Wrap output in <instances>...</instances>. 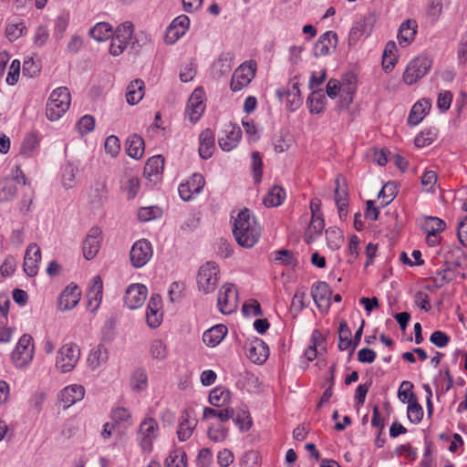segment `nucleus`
I'll use <instances>...</instances> for the list:
<instances>
[{
  "mask_svg": "<svg viewBox=\"0 0 467 467\" xmlns=\"http://www.w3.org/2000/svg\"><path fill=\"white\" fill-rule=\"evenodd\" d=\"M234 125L229 123L227 128L218 135V143L223 151H231L234 149Z\"/></svg>",
  "mask_w": 467,
  "mask_h": 467,
  "instance_id": "46",
  "label": "nucleus"
},
{
  "mask_svg": "<svg viewBox=\"0 0 467 467\" xmlns=\"http://www.w3.org/2000/svg\"><path fill=\"white\" fill-rule=\"evenodd\" d=\"M234 57L231 53L222 54L213 64L212 74L214 78L220 80L228 77L232 71Z\"/></svg>",
  "mask_w": 467,
  "mask_h": 467,
  "instance_id": "21",
  "label": "nucleus"
},
{
  "mask_svg": "<svg viewBox=\"0 0 467 467\" xmlns=\"http://www.w3.org/2000/svg\"><path fill=\"white\" fill-rule=\"evenodd\" d=\"M102 231L98 226H93L89 229L84 242H83V255L87 260L93 259L98 254L100 242H101Z\"/></svg>",
  "mask_w": 467,
  "mask_h": 467,
  "instance_id": "16",
  "label": "nucleus"
},
{
  "mask_svg": "<svg viewBox=\"0 0 467 467\" xmlns=\"http://www.w3.org/2000/svg\"><path fill=\"white\" fill-rule=\"evenodd\" d=\"M219 281L218 265L213 262H207L202 265L197 275V285L200 291L204 294L213 292Z\"/></svg>",
  "mask_w": 467,
  "mask_h": 467,
  "instance_id": "5",
  "label": "nucleus"
},
{
  "mask_svg": "<svg viewBox=\"0 0 467 467\" xmlns=\"http://www.w3.org/2000/svg\"><path fill=\"white\" fill-rule=\"evenodd\" d=\"M326 237L327 246L333 251L339 249L344 241L341 232L337 229H327Z\"/></svg>",
  "mask_w": 467,
  "mask_h": 467,
  "instance_id": "58",
  "label": "nucleus"
},
{
  "mask_svg": "<svg viewBox=\"0 0 467 467\" xmlns=\"http://www.w3.org/2000/svg\"><path fill=\"white\" fill-rule=\"evenodd\" d=\"M148 295L146 285L141 284H131L128 286L124 296V304L130 309H136L140 307Z\"/></svg>",
  "mask_w": 467,
  "mask_h": 467,
  "instance_id": "13",
  "label": "nucleus"
},
{
  "mask_svg": "<svg viewBox=\"0 0 467 467\" xmlns=\"http://www.w3.org/2000/svg\"><path fill=\"white\" fill-rule=\"evenodd\" d=\"M446 228V223L443 220L438 217H428L425 219L422 229L426 234H440Z\"/></svg>",
  "mask_w": 467,
  "mask_h": 467,
  "instance_id": "52",
  "label": "nucleus"
},
{
  "mask_svg": "<svg viewBox=\"0 0 467 467\" xmlns=\"http://www.w3.org/2000/svg\"><path fill=\"white\" fill-rule=\"evenodd\" d=\"M325 227L323 216L311 217V221L305 233V241L309 244L321 235Z\"/></svg>",
  "mask_w": 467,
  "mask_h": 467,
  "instance_id": "34",
  "label": "nucleus"
},
{
  "mask_svg": "<svg viewBox=\"0 0 467 467\" xmlns=\"http://www.w3.org/2000/svg\"><path fill=\"white\" fill-rule=\"evenodd\" d=\"M261 236V227L253 213L247 208L235 217V242L244 248H252Z\"/></svg>",
  "mask_w": 467,
  "mask_h": 467,
  "instance_id": "1",
  "label": "nucleus"
},
{
  "mask_svg": "<svg viewBox=\"0 0 467 467\" xmlns=\"http://www.w3.org/2000/svg\"><path fill=\"white\" fill-rule=\"evenodd\" d=\"M121 189L127 192L128 199H134L140 189V179L137 176H126L121 181Z\"/></svg>",
  "mask_w": 467,
  "mask_h": 467,
  "instance_id": "44",
  "label": "nucleus"
},
{
  "mask_svg": "<svg viewBox=\"0 0 467 467\" xmlns=\"http://www.w3.org/2000/svg\"><path fill=\"white\" fill-rule=\"evenodd\" d=\"M337 43V36L333 31H327L317 39L314 47V55L316 57L327 56L331 47H336Z\"/></svg>",
  "mask_w": 467,
  "mask_h": 467,
  "instance_id": "22",
  "label": "nucleus"
},
{
  "mask_svg": "<svg viewBox=\"0 0 467 467\" xmlns=\"http://www.w3.org/2000/svg\"><path fill=\"white\" fill-rule=\"evenodd\" d=\"M338 348L343 351L352 348L351 330L345 320L340 321L338 327Z\"/></svg>",
  "mask_w": 467,
  "mask_h": 467,
  "instance_id": "47",
  "label": "nucleus"
},
{
  "mask_svg": "<svg viewBox=\"0 0 467 467\" xmlns=\"http://www.w3.org/2000/svg\"><path fill=\"white\" fill-rule=\"evenodd\" d=\"M235 385L240 389H245L247 391H253L258 388V378L251 372L244 371L240 373Z\"/></svg>",
  "mask_w": 467,
  "mask_h": 467,
  "instance_id": "48",
  "label": "nucleus"
},
{
  "mask_svg": "<svg viewBox=\"0 0 467 467\" xmlns=\"http://www.w3.org/2000/svg\"><path fill=\"white\" fill-rule=\"evenodd\" d=\"M34 356V346L32 344V337L28 334H24L19 338L16 348L11 354L12 360L18 368L26 366Z\"/></svg>",
  "mask_w": 467,
  "mask_h": 467,
  "instance_id": "7",
  "label": "nucleus"
},
{
  "mask_svg": "<svg viewBox=\"0 0 467 467\" xmlns=\"http://www.w3.org/2000/svg\"><path fill=\"white\" fill-rule=\"evenodd\" d=\"M150 353L152 358L163 360L168 355L167 347L161 339H154L150 345Z\"/></svg>",
  "mask_w": 467,
  "mask_h": 467,
  "instance_id": "60",
  "label": "nucleus"
},
{
  "mask_svg": "<svg viewBox=\"0 0 467 467\" xmlns=\"http://www.w3.org/2000/svg\"><path fill=\"white\" fill-rule=\"evenodd\" d=\"M209 402L215 408L229 407L231 392L223 387H216L209 394Z\"/></svg>",
  "mask_w": 467,
  "mask_h": 467,
  "instance_id": "30",
  "label": "nucleus"
},
{
  "mask_svg": "<svg viewBox=\"0 0 467 467\" xmlns=\"http://www.w3.org/2000/svg\"><path fill=\"white\" fill-rule=\"evenodd\" d=\"M257 70V64L254 60L242 63L235 68V91L246 88L254 79Z\"/></svg>",
  "mask_w": 467,
  "mask_h": 467,
  "instance_id": "14",
  "label": "nucleus"
},
{
  "mask_svg": "<svg viewBox=\"0 0 467 467\" xmlns=\"http://www.w3.org/2000/svg\"><path fill=\"white\" fill-rule=\"evenodd\" d=\"M234 416V409L230 407L225 408H209L203 409L202 419L207 420L210 418H218L221 422L229 420Z\"/></svg>",
  "mask_w": 467,
  "mask_h": 467,
  "instance_id": "39",
  "label": "nucleus"
},
{
  "mask_svg": "<svg viewBox=\"0 0 467 467\" xmlns=\"http://www.w3.org/2000/svg\"><path fill=\"white\" fill-rule=\"evenodd\" d=\"M68 25H69V14L68 13H62L56 17L55 24H54L53 35L57 40L62 39Z\"/></svg>",
  "mask_w": 467,
  "mask_h": 467,
  "instance_id": "53",
  "label": "nucleus"
},
{
  "mask_svg": "<svg viewBox=\"0 0 467 467\" xmlns=\"http://www.w3.org/2000/svg\"><path fill=\"white\" fill-rule=\"evenodd\" d=\"M113 28L106 22L97 23L90 30L89 36L99 42L105 41L112 36Z\"/></svg>",
  "mask_w": 467,
  "mask_h": 467,
  "instance_id": "41",
  "label": "nucleus"
},
{
  "mask_svg": "<svg viewBox=\"0 0 467 467\" xmlns=\"http://www.w3.org/2000/svg\"><path fill=\"white\" fill-rule=\"evenodd\" d=\"M133 24L130 21H126L117 27L114 35L112 34V36L116 39L129 45L133 35Z\"/></svg>",
  "mask_w": 467,
  "mask_h": 467,
  "instance_id": "51",
  "label": "nucleus"
},
{
  "mask_svg": "<svg viewBox=\"0 0 467 467\" xmlns=\"http://www.w3.org/2000/svg\"><path fill=\"white\" fill-rule=\"evenodd\" d=\"M407 415L409 420L414 424H418L421 421L423 418V409L417 401V399L409 400Z\"/></svg>",
  "mask_w": 467,
  "mask_h": 467,
  "instance_id": "56",
  "label": "nucleus"
},
{
  "mask_svg": "<svg viewBox=\"0 0 467 467\" xmlns=\"http://www.w3.org/2000/svg\"><path fill=\"white\" fill-rule=\"evenodd\" d=\"M130 388L135 392H140L148 388V375L144 368H136L130 380Z\"/></svg>",
  "mask_w": 467,
  "mask_h": 467,
  "instance_id": "38",
  "label": "nucleus"
},
{
  "mask_svg": "<svg viewBox=\"0 0 467 467\" xmlns=\"http://www.w3.org/2000/svg\"><path fill=\"white\" fill-rule=\"evenodd\" d=\"M144 82L141 79L131 81L127 87L126 99L130 105L138 104L144 97Z\"/></svg>",
  "mask_w": 467,
  "mask_h": 467,
  "instance_id": "31",
  "label": "nucleus"
},
{
  "mask_svg": "<svg viewBox=\"0 0 467 467\" xmlns=\"http://www.w3.org/2000/svg\"><path fill=\"white\" fill-rule=\"evenodd\" d=\"M358 78L357 75L351 71L347 72L343 75L340 81L342 94L341 99L347 104H350L353 101V96L357 90Z\"/></svg>",
  "mask_w": 467,
  "mask_h": 467,
  "instance_id": "23",
  "label": "nucleus"
},
{
  "mask_svg": "<svg viewBox=\"0 0 467 467\" xmlns=\"http://www.w3.org/2000/svg\"><path fill=\"white\" fill-rule=\"evenodd\" d=\"M159 424L151 417L145 418L140 424L137 441L143 452L150 453L152 451L153 441L159 436Z\"/></svg>",
  "mask_w": 467,
  "mask_h": 467,
  "instance_id": "4",
  "label": "nucleus"
},
{
  "mask_svg": "<svg viewBox=\"0 0 467 467\" xmlns=\"http://www.w3.org/2000/svg\"><path fill=\"white\" fill-rule=\"evenodd\" d=\"M85 395V389L81 385L73 384L64 388L58 394L60 402L65 408H68L76 402L81 400Z\"/></svg>",
  "mask_w": 467,
  "mask_h": 467,
  "instance_id": "20",
  "label": "nucleus"
},
{
  "mask_svg": "<svg viewBox=\"0 0 467 467\" xmlns=\"http://www.w3.org/2000/svg\"><path fill=\"white\" fill-rule=\"evenodd\" d=\"M78 169L73 162H67L62 168L61 182L66 189H71L75 184V177Z\"/></svg>",
  "mask_w": 467,
  "mask_h": 467,
  "instance_id": "45",
  "label": "nucleus"
},
{
  "mask_svg": "<svg viewBox=\"0 0 467 467\" xmlns=\"http://www.w3.org/2000/svg\"><path fill=\"white\" fill-rule=\"evenodd\" d=\"M397 185L395 182H389L381 188L378 196L382 199L383 206L389 204L397 195Z\"/></svg>",
  "mask_w": 467,
  "mask_h": 467,
  "instance_id": "57",
  "label": "nucleus"
},
{
  "mask_svg": "<svg viewBox=\"0 0 467 467\" xmlns=\"http://www.w3.org/2000/svg\"><path fill=\"white\" fill-rule=\"evenodd\" d=\"M153 251L150 242L140 239L133 244L130 252V263L135 268L144 266L152 257Z\"/></svg>",
  "mask_w": 467,
  "mask_h": 467,
  "instance_id": "9",
  "label": "nucleus"
},
{
  "mask_svg": "<svg viewBox=\"0 0 467 467\" xmlns=\"http://www.w3.org/2000/svg\"><path fill=\"white\" fill-rule=\"evenodd\" d=\"M232 293V285H224L218 294L217 305L223 314H232L234 308L229 304V296Z\"/></svg>",
  "mask_w": 467,
  "mask_h": 467,
  "instance_id": "43",
  "label": "nucleus"
},
{
  "mask_svg": "<svg viewBox=\"0 0 467 467\" xmlns=\"http://www.w3.org/2000/svg\"><path fill=\"white\" fill-rule=\"evenodd\" d=\"M313 300L319 310H327L331 305L332 291L327 283L316 282L311 288Z\"/></svg>",
  "mask_w": 467,
  "mask_h": 467,
  "instance_id": "15",
  "label": "nucleus"
},
{
  "mask_svg": "<svg viewBox=\"0 0 467 467\" xmlns=\"http://www.w3.org/2000/svg\"><path fill=\"white\" fill-rule=\"evenodd\" d=\"M165 467H187V455L182 449H176L166 459Z\"/></svg>",
  "mask_w": 467,
  "mask_h": 467,
  "instance_id": "50",
  "label": "nucleus"
},
{
  "mask_svg": "<svg viewBox=\"0 0 467 467\" xmlns=\"http://www.w3.org/2000/svg\"><path fill=\"white\" fill-rule=\"evenodd\" d=\"M26 31V26L24 22L20 21L17 23H10L6 26L5 34L10 41L16 40L19 38L24 32Z\"/></svg>",
  "mask_w": 467,
  "mask_h": 467,
  "instance_id": "62",
  "label": "nucleus"
},
{
  "mask_svg": "<svg viewBox=\"0 0 467 467\" xmlns=\"http://www.w3.org/2000/svg\"><path fill=\"white\" fill-rule=\"evenodd\" d=\"M190 26V19L185 15H181L174 18L167 29V39L171 43H174L182 37Z\"/></svg>",
  "mask_w": 467,
  "mask_h": 467,
  "instance_id": "19",
  "label": "nucleus"
},
{
  "mask_svg": "<svg viewBox=\"0 0 467 467\" xmlns=\"http://www.w3.org/2000/svg\"><path fill=\"white\" fill-rule=\"evenodd\" d=\"M327 98L322 90H313L307 98V105L312 114H319L325 109Z\"/></svg>",
  "mask_w": 467,
  "mask_h": 467,
  "instance_id": "36",
  "label": "nucleus"
},
{
  "mask_svg": "<svg viewBox=\"0 0 467 467\" xmlns=\"http://www.w3.org/2000/svg\"><path fill=\"white\" fill-rule=\"evenodd\" d=\"M242 314L245 317H258L263 315L259 302L255 299H249L242 306Z\"/></svg>",
  "mask_w": 467,
  "mask_h": 467,
  "instance_id": "61",
  "label": "nucleus"
},
{
  "mask_svg": "<svg viewBox=\"0 0 467 467\" xmlns=\"http://www.w3.org/2000/svg\"><path fill=\"white\" fill-rule=\"evenodd\" d=\"M80 350L76 344H65L58 350L56 366L63 373L71 371L79 359Z\"/></svg>",
  "mask_w": 467,
  "mask_h": 467,
  "instance_id": "6",
  "label": "nucleus"
},
{
  "mask_svg": "<svg viewBox=\"0 0 467 467\" xmlns=\"http://www.w3.org/2000/svg\"><path fill=\"white\" fill-rule=\"evenodd\" d=\"M227 332V327L224 325L213 326L203 333L202 341L208 347H216L224 338Z\"/></svg>",
  "mask_w": 467,
  "mask_h": 467,
  "instance_id": "28",
  "label": "nucleus"
},
{
  "mask_svg": "<svg viewBox=\"0 0 467 467\" xmlns=\"http://www.w3.org/2000/svg\"><path fill=\"white\" fill-rule=\"evenodd\" d=\"M431 104L429 99H422L416 102L409 114L408 123L412 126L418 125L431 109Z\"/></svg>",
  "mask_w": 467,
  "mask_h": 467,
  "instance_id": "29",
  "label": "nucleus"
},
{
  "mask_svg": "<svg viewBox=\"0 0 467 467\" xmlns=\"http://www.w3.org/2000/svg\"><path fill=\"white\" fill-rule=\"evenodd\" d=\"M259 453L255 451H248L242 457L240 467H260Z\"/></svg>",
  "mask_w": 467,
  "mask_h": 467,
  "instance_id": "64",
  "label": "nucleus"
},
{
  "mask_svg": "<svg viewBox=\"0 0 467 467\" xmlns=\"http://www.w3.org/2000/svg\"><path fill=\"white\" fill-rule=\"evenodd\" d=\"M235 425L241 431H247L252 428L253 419L246 406L239 408L235 415Z\"/></svg>",
  "mask_w": 467,
  "mask_h": 467,
  "instance_id": "42",
  "label": "nucleus"
},
{
  "mask_svg": "<svg viewBox=\"0 0 467 467\" xmlns=\"http://www.w3.org/2000/svg\"><path fill=\"white\" fill-rule=\"evenodd\" d=\"M452 280V273L450 269L438 270L432 278L435 288H441Z\"/></svg>",
  "mask_w": 467,
  "mask_h": 467,
  "instance_id": "63",
  "label": "nucleus"
},
{
  "mask_svg": "<svg viewBox=\"0 0 467 467\" xmlns=\"http://www.w3.org/2000/svg\"><path fill=\"white\" fill-rule=\"evenodd\" d=\"M437 138V131L435 129H428L421 131L415 137L414 143L418 148H423L431 145Z\"/></svg>",
  "mask_w": 467,
  "mask_h": 467,
  "instance_id": "55",
  "label": "nucleus"
},
{
  "mask_svg": "<svg viewBox=\"0 0 467 467\" xmlns=\"http://www.w3.org/2000/svg\"><path fill=\"white\" fill-rule=\"evenodd\" d=\"M197 425L195 419H190L189 414L185 411L181 416L179 429L177 431L178 439L181 441L188 440Z\"/></svg>",
  "mask_w": 467,
  "mask_h": 467,
  "instance_id": "33",
  "label": "nucleus"
},
{
  "mask_svg": "<svg viewBox=\"0 0 467 467\" xmlns=\"http://www.w3.org/2000/svg\"><path fill=\"white\" fill-rule=\"evenodd\" d=\"M374 21L372 16H360L356 19L348 34L349 45H355L362 36H368L372 32Z\"/></svg>",
  "mask_w": 467,
  "mask_h": 467,
  "instance_id": "11",
  "label": "nucleus"
},
{
  "mask_svg": "<svg viewBox=\"0 0 467 467\" xmlns=\"http://www.w3.org/2000/svg\"><path fill=\"white\" fill-rule=\"evenodd\" d=\"M126 151L130 157L140 160L144 153L143 139L137 134L129 136L126 140Z\"/></svg>",
  "mask_w": 467,
  "mask_h": 467,
  "instance_id": "32",
  "label": "nucleus"
},
{
  "mask_svg": "<svg viewBox=\"0 0 467 467\" xmlns=\"http://www.w3.org/2000/svg\"><path fill=\"white\" fill-rule=\"evenodd\" d=\"M285 196V191L282 187L274 186L268 191L263 202L266 207H277L283 203Z\"/></svg>",
  "mask_w": 467,
  "mask_h": 467,
  "instance_id": "37",
  "label": "nucleus"
},
{
  "mask_svg": "<svg viewBox=\"0 0 467 467\" xmlns=\"http://www.w3.org/2000/svg\"><path fill=\"white\" fill-rule=\"evenodd\" d=\"M431 66L432 59L426 54H420L408 63L402 80L409 86L413 85L429 73Z\"/></svg>",
  "mask_w": 467,
  "mask_h": 467,
  "instance_id": "3",
  "label": "nucleus"
},
{
  "mask_svg": "<svg viewBox=\"0 0 467 467\" xmlns=\"http://www.w3.org/2000/svg\"><path fill=\"white\" fill-rule=\"evenodd\" d=\"M38 145L37 136L35 133H30L26 136L21 144L20 154L26 158L31 157Z\"/></svg>",
  "mask_w": 467,
  "mask_h": 467,
  "instance_id": "49",
  "label": "nucleus"
},
{
  "mask_svg": "<svg viewBox=\"0 0 467 467\" xmlns=\"http://www.w3.org/2000/svg\"><path fill=\"white\" fill-rule=\"evenodd\" d=\"M344 178L340 175H338L335 180V202L337 205H348V194L342 186V183H344Z\"/></svg>",
  "mask_w": 467,
  "mask_h": 467,
  "instance_id": "59",
  "label": "nucleus"
},
{
  "mask_svg": "<svg viewBox=\"0 0 467 467\" xmlns=\"http://www.w3.org/2000/svg\"><path fill=\"white\" fill-rule=\"evenodd\" d=\"M71 97L68 88L60 87L54 89L47 102L46 116L50 121L58 120L68 109Z\"/></svg>",
  "mask_w": 467,
  "mask_h": 467,
  "instance_id": "2",
  "label": "nucleus"
},
{
  "mask_svg": "<svg viewBox=\"0 0 467 467\" xmlns=\"http://www.w3.org/2000/svg\"><path fill=\"white\" fill-rule=\"evenodd\" d=\"M102 296L103 282L99 275H96L92 278L91 285L87 293L88 307H91L92 311H96L99 308L102 300Z\"/></svg>",
  "mask_w": 467,
  "mask_h": 467,
  "instance_id": "24",
  "label": "nucleus"
},
{
  "mask_svg": "<svg viewBox=\"0 0 467 467\" xmlns=\"http://www.w3.org/2000/svg\"><path fill=\"white\" fill-rule=\"evenodd\" d=\"M41 260V250L40 247L35 244H30L25 254L23 268L25 273L33 277L38 273V263Z\"/></svg>",
  "mask_w": 467,
  "mask_h": 467,
  "instance_id": "17",
  "label": "nucleus"
},
{
  "mask_svg": "<svg viewBox=\"0 0 467 467\" xmlns=\"http://www.w3.org/2000/svg\"><path fill=\"white\" fill-rule=\"evenodd\" d=\"M271 258L276 264L291 266L296 264V259L291 251L287 249H281L275 251L271 254Z\"/></svg>",
  "mask_w": 467,
  "mask_h": 467,
  "instance_id": "54",
  "label": "nucleus"
},
{
  "mask_svg": "<svg viewBox=\"0 0 467 467\" xmlns=\"http://www.w3.org/2000/svg\"><path fill=\"white\" fill-rule=\"evenodd\" d=\"M205 180L203 176L201 173H194L186 182L179 185V195L185 202L191 201L202 192Z\"/></svg>",
  "mask_w": 467,
  "mask_h": 467,
  "instance_id": "12",
  "label": "nucleus"
},
{
  "mask_svg": "<svg viewBox=\"0 0 467 467\" xmlns=\"http://www.w3.org/2000/svg\"><path fill=\"white\" fill-rule=\"evenodd\" d=\"M80 295V290L77 285H67L59 296L58 308L62 311L71 310L78 304Z\"/></svg>",
  "mask_w": 467,
  "mask_h": 467,
  "instance_id": "18",
  "label": "nucleus"
},
{
  "mask_svg": "<svg viewBox=\"0 0 467 467\" xmlns=\"http://www.w3.org/2000/svg\"><path fill=\"white\" fill-rule=\"evenodd\" d=\"M205 92L203 88L198 87L192 93L187 103L186 113L192 123H196L205 110Z\"/></svg>",
  "mask_w": 467,
  "mask_h": 467,
  "instance_id": "10",
  "label": "nucleus"
},
{
  "mask_svg": "<svg viewBox=\"0 0 467 467\" xmlns=\"http://www.w3.org/2000/svg\"><path fill=\"white\" fill-rule=\"evenodd\" d=\"M417 23L415 20L408 19L401 23L398 31V41L402 47L408 46L414 40L417 33Z\"/></svg>",
  "mask_w": 467,
  "mask_h": 467,
  "instance_id": "27",
  "label": "nucleus"
},
{
  "mask_svg": "<svg viewBox=\"0 0 467 467\" xmlns=\"http://www.w3.org/2000/svg\"><path fill=\"white\" fill-rule=\"evenodd\" d=\"M244 350L246 358L254 364H264L269 357L267 344L258 337L247 339L244 344Z\"/></svg>",
  "mask_w": 467,
  "mask_h": 467,
  "instance_id": "8",
  "label": "nucleus"
},
{
  "mask_svg": "<svg viewBox=\"0 0 467 467\" xmlns=\"http://www.w3.org/2000/svg\"><path fill=\"white\" fill-rule=\"evenodd\" d=\"M109 358V353L107 348L99 345L93 348L88 358V366L93 369H97L102 364H105Z\"/></svg>",
  "mask_w": 467,
  "mask_h": 467,
  "instance_id": "35",
  "label": "nucleus"
},
{
  "mask_svg": "<svg viewBox=\"0 0 467 467\" xmlns=\"http://www.w3.org/2000/svg\"><path fill=\"white\" fill-rule=\"evenodd\" d=\"M397 45L394 41H389L384 48L382 67L385 70H391L397 62Z\"/></svg>",
  "mask_w": 467,
  "mask_h": 467,
  "instance_id": "40",
  "label": "nucleus"
},
{
  "mask_svg": "<svg viewBox=\"0 0 467 467\" xmlns=\"http://www.w3.org/2000/svg\"><path fill=\"white\" fill-rule=\"evenodd\" d=\"M164 159L161 155L150 157L143 170L144 176L150 182H158L163 171Z\"/></svg>",
  "mask_w": 467,
  "mask_h": 467,
  "instance_id": "25",
  "label": "nucleus"
},
{
  "mask_svg": "<svg viewBox=\"0 0 467 467\" xmlns=\"http://www.w3.org/2000/svg\"><path fill=\"white\" fill-rule=\"evenodd\" d=\"M199 155L202 160L212 157L215 148L214 135L212 130L205 129L199 135Z\"/></svg>",
  "mask_w": 467,
  "mask_h": 467,
  "instance_id": "26",
  "label": "nucleus"
}]
</instances>
